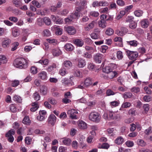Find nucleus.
I'll list each match as a JSON object with an SVG mask.
<instances>
[{
	"mask_svg": "<svg viewBox=\"0 0 152 152\" xmlns=\"http://www.w3.org/2000/svg\"><path fill=\"white\" fill-rule=\"evenodd\" d=\"M144 91L146 94H151L152 93V91L148 87L146 86L144 88Z\"/></svg>",
	"mask_w": 152,
	"mask_h": 152,
	"instance_id": "obj_48",
	"label": "nucleus"
},
{
	"mask_svg": "<svg viewBox=\"0 0 152 152\" xmlns=\"http://www.w3.org/2000/svg\"><path fill=\"white\" fill-rule=\"evenodd\" d=\"M56 117L53 114H51L49 117L48 122L52 126H54L56 121Z\"/></svg>",
	"mask_w": 152,
	"mask_h": 152,
	"instance_id": "obj_9",
	"label": "nucleus"
},
{
	"mask_svg": "<svg viewBox=\"0 0 152 152\" xmlns=\"http://www.w3.org/2000/svg\"><path fill=\"white\" fill-rule=\"evenodd\" d=\"M107 74V76L108 77L109 79H111L114 77H116L118 73L116 71H112L110 72Z\"/></svg>",
	"mask_w": 152,
	"mask_h": 152,
	"instance_id": "obj_21",
	"label": "nucleus"
},
{
	"mask_svg": "<svg viewBox=\"0 0 152 152\" xmlns=\"http://www.w3.org/2000/svg\"><path fill=\"white\" fill-rule=\"evenodd\" d=\"M142 10H137L135 11L134 12V14L136 16L139 17L142 15Z\"/></svg>",
	"mask_w": 152,
	"mask_h": 152,
	"instance_id": "obj_49",
	"label": "nucleus"
},
{
	"mask_svg": "<svg viewBox=\"0 0 152 152\" xmlns=\"http://www.w3.org/2000/svg\"><path fill=\"white\" fill-rule=\"evenodd\" d=\"M31 72L33 74H36L37 72V68L34 66H32L30 69Z\"/></svg>",
	"mask_w": 152,
	"mask_h": 152,
	"instance_id": "obj_43",
	"label": "nucleus"
},
{
	"mask_svg": "<svg viewBox=\"0 0 152 152\" xmlns=\"http://www.w3.org/2000/svg\"><path fill=\"white\" fill-rule=\"evenodd\" d=\"M33 96L34 99L37 101L39 100L41 97L38 93L37 92L34 94Z\"/></svg>",
	"mask_w": 152,
	"mask_h": 152,
	"instance_id": "obj_36",
	"label": "nucleus"
},
{
	"mask_svg": "<svg viewBox=\"0 0 152 152\" xmlns=\"http://www.w3.org/2000/svg\"><path fill=\"white\" fill-rule=\"evenodd\" d=\"M131 104L129 102H125L122 105L121 107L124 108H127L130 107Z\"/></svg>",
	"mask_w": 152,
	"mask_h": 152,
	"instance_id": "obj_57",
	"label": "nucleus"
},
{
	"mask_svg": "<svg viewBox=\"0 0 152 152\" xmlns=\"http://www.w3.org/2000/svg\"><path fill=\"white\" fill-rule=\"evenodd\" d=\"M100 31L98 29H95L94 32L91 34V37L94 39H99L100 38Z\"/></svg>",
	"mask_w": 152,
	"mask_h": 152,
	"instance_id": "obj_7",
	"label": "nucleus"
},
{
	"mask_svg": "<svg viewBox=\"0 0 152 152\" xmlns=\"http://www.w3.org/2000/svg\"><path fill=\"white\" fill-rule=\"evenodd\" d=\"M114 33V30L111 28H108L105 31V34L108 36L112 35Z\"/></svg>",
	"mask_w": 152,
	"mask_h": 152,
	"instance_id": "obj_27",
	"label": "nucleus"
},
{
	"mask_svg": "<svg viewBox=\"0 0 152 152\" xmlns=\"http://www.w3.org/2000/svg\"><path fill=\"white\" fill-rule=\"evenodd\" d=\"M99 6L106 7L109 4L107 1H99Z\"/></svg>",
	"mask_w": 152,
	"mask_h": 152,
	"instance_id": "obj_55",
	"label": "nucleus"
},
{
	"mask_svg": "<svg viewBox=\"0 0 152 152\" xmlns=\"http://www.w3.org/2000/svg\"><path fill=\"white\" fill-rule=\"evenodd\" d=\"M71 142V140L68 138H65L62 141V142L64 145L68 146L70 144Z\"/></svg>",
	"mask_w": 152,
	"mask_h": 152,
	"instance_id": "obj_32",
	"label": "nucleus"
},
{
	"mask_svg": "<svg viewBox=\"0 0 152 152\" xmlns=\"http://www.w3.org/2000/svg\"><path fill=\"white\" fill-rule=\"evenodd\" d=\"M98 25L99 27L102 28H105L107 26V23L106 20H100L98 21Z\"/></svg>",
	"mask_w": 152,
	"mask_h": 152,
	"instance_id": "obj_26",
	"label": "nucleus"
},
{
	"mask_svg": "<svg viewBox=\"0 0 152 152\" xmlns=\"http://www.w3.org/2000/svg\"><path fill=\"white\" fill-rule=\"evenodd\" d=\"M15 133V131L13 129L10 130L6 134L5 136L7 137L8 141L10 142H12L14 140V138L12 136Z\"/></svg>",
	"mask_w": 152,
	"mask_h": 152,
	"instance_id": "obj_4",
	"label": "nucleus"
},
{
	"mask_svg": "<svg viewBox=\"0 0 152 152\" xmlns=\"http://www.w3.org/2000/svg\"><path fill=\"white\" fill-rule=\"evenodd\" d=\"M109 146V145L107 143H104L102 145H100L98 148H99L107 149Z\"/></svg>",
	"mask_w": 152,
	"mask_h": 152,
	"instance_id": "obj_31",
	"label": "nucleus"
},
{
	"mask_svg": "<svg viewBox=\"0 0 152 152\" xmlns=\"http://www.w3.org/2000/svg\"><path fill=\"white\" fill-rule=\"evenodd\" d=\"M144 133L146 135H149L152 133V128L151 127H149L148 128L146 129Z\"/></svg>",
	"mask_w": 152,
	"mask_h": 152,
	"instance_id": "obj_50",
	"label": "nucleus"
},
{
	"mask_svg": "<svg viewBox=\"0 0 152 152\" xmlns=\"http://www.w3.org/2000/svg\"><path fill=\"white\" fill-rule=\"evenodd\" d=\"M74 75L75 76L79 77H82V73L79 70H76L75 71Z\"/></svg>",
	"mask_w": 152,
	"mask_h": 152,
	"instance_id": "obj_40",
	"label": "nucleus"
},
{
	"mask_svg": "<svg viewBox=\"0 0 152 152\" xmlns=\"http://www.w3.org/2000/svg\"><path fill=\"white\" fill-rule=\"evenodd\" d=\"M65 31L69 35L75 34L76 32L75 28L73 26H69L64 28Z\"/></svg>",
	"mask_w": 152,
	"mask_h": 152,
	"instance_id": "obj_6",
	"label": "nucleus"
},
{
	"mask_svg": "<svg viewBox=\"0 0 152 152\" xmlns=\"http://www.w3.org/2000/svg\"><path fill=\"white\" fill-rule=\"evenodd\" d=\"M117 58L119 59H121L123 57L122 53L121 51H118L117 53Z\"/></svg>",
	"mask_w": 152,
	"mask_h": 152,
	"instance_id": "obj_58",
	"label": "nucleus"
},
{
	"mask_svg": "<svg viewBox=\"0 0 152 152\" xmlns=\"http://www.w3.org/2000/svg\"><path fill=\"white\" fill-rule=\"evenodd\" d=\"M43 22L47 26L50 25L51 23V21L50 19L47 17H45L43 18Z\"/></svg>",
	"mask_w": 152,
	"mask_h": 152,
	"instance_id": "obj_30",
	"label": "nucleus"
},
{
	"mask_svg": "<svg viewBox=\"0 0 152 152\" xmlns=\"http://www.w3.org/2000/svg\"><path fill=\"white\" fill-rule=\"evenodd\" d=\"M137 26V24L134 21H132L129 25L130 28L132 29H135Z\"/></svg>",
	"mask_w": 152,
	"mask_h": 152,
	"instance_id": "obj_41",
	"label": "nucleus"
},
{
	"mask_svg": "<svg viewBox=\"0 0 152 152\" xmlns=\"http://www.w3.org/2000/svg\"><path fill=\"white\" fill-rule=\"evenodd\" d=\"M78 66L80 68H83L84 67L86 64V61L85 60L82 58H80L78 59Z\"/></svg>",
	"mask_w": 152,
	"mask_h": 152,
	"instance_id": "obj_20",
	"label": "nucleus"
},
{
	"mask_svg": "<svg viewBox=\"0 0 152 152\" xmlns=\"http://www.w3.org/2000/svg\"><path fill=\"white\" fill-rule=\"evenodd\" d=\"M143 109H144L145 113L147 114L149 109V105L148 104H144L143 105Z\"/></svg>",
	"mask_w": 152,
	"mask_h": 152,
	"instance_id": "obj_42",
	"label": "nucleus"
},
{
	"mask_svg": "<svg viewBox=\"0 0 152 152\" xmlns=\"http://www.w3.org/2000/svg\"><path fill=\"white\" fill-rule=\"evenodd\" d=\"M32 4L36 6L37 7L39 8L41 7V5L39 2L37 1L34 0L32 1Z\"/></svg>",
	"mask_w": 152,
	"mask_h": 152,
	"instance_id": "obj_56",
	"label": "nucleus"
},
{
	"mask_svg": "<svg viewBox=\"0 0 152 152\" xmlns=\"http://www.w3.org/2000/svg\"><path fill=\"white\" fill-rule=\"evenodd\" d=\"M59 73L61 75L64 76L67 73V72L65 69L64 68H62L59 70Z\"/></svg>",
	"mask_w": 152,
	"mask_h": 152,
	"instance_id": "obj_52",
	"label": "nucleus"
},
{
	"mask_svg": "<svg viewBox=\"0 0 152 152\" xmlns=\"http://www.w3.org/2000/svg\"><path fill=\"white\" fill-rule=\"evenodd\" d=\"M151 98L150 96L145 95L143 97V99L146 102H149L151 100Z\"/></svg>",
	"mask_w": 152,
	"mask_h": 152,
	"instance_id": "obj_61",
	"label": "nucleus"
},
{
	"mask_svg": "<svg viewBox=\"0 0 152 152\" xmlns=\"http://www.w3.org/2000/svg\"><path fill=\"white\" fill-rule=\"evenodd\" d=\"M23 123L24 124L28 125L31 123L29 117L28 116H26L24 117L23 120Z\"/></svg>",
	"mask_w": 152,
	"mask_h": 152,
	"instance_id": "obj_29",
	"label": "nucleus"
},
{
	"mask_svg": "<svg viewBox=\"0 0 152 152\" xmlns=\"http://www.w3.org/2000/svg\"><path fill=\"white\" fill-rule=\"evenodd\" d=\"M10 42L11 40L10 39L6 38L2 42V46L4 48L7 47L9 45Z\"/></svg>",
	"mask_w": 152,
	"mask_h": 152,
	"instance_id": "obj_24",
	"label": "nucleus"
},
{
	"mask_svg": "<svg viewBox=\"0 0 152 152\" xmlns=\"http://www.w3.org/2000/svg\"><path fill=\"white\" fill-rule=\"evenodd\" d=\"M117 4L121 6L125 5V3L123 0H117L116 1Z\"/></svg>",
	"mask_w": 152,
	"mask_h": 152,
	"instance_id": "obj_59",
	"label": "nucleus"
},
{
	"mask_svg": "<svg viewBox=\"0 0 152 152\" xmlns=\"http://www.w3.org/2000/svg\"><path fill=\"white\" fill-rule=\"evenodd\" d=\"M13 99L14 101H16L19 103H20L21 102V98L18 96H15L13 97Z\"/></svg>",
	"mask_w": 152,
	"mask_h": 152,
	"instance_id": "obj_46",
	"label": "nucleus"
},
{
	"mask_svg": "<svg viewBox=\"0 0 152 152\" xmlns=\"http://www.w3.org/2000/svg\"><path fill=\"white\" fill-rule=\"evenodd\" d=\"M90 14V15L92 16L95 17H98L99 15V13L98 12L96 11L91 12Z\"/></svg>",
	"mask_w": 152,
	"mask_h": 152,
	"instance_id": "obj_63",
	"label": "nucleus"
},
{
	"mask_svg": "<svg viewBox=\"0 0 152 152\" xmlns=\"http://www.w3.org/2000/svg\"><path fill=\"white\" fill-rule=\"evenodd\" d=\"M0 61L1 63H6L7 62V60L6 56L4 55H0Z\"/></svg>",
	"mask_w": 152,
	"mask_h": 152,
	"instance_id": "obj_34",
	"label": "nucleus"
},
{
	"mask_svg": "<svg viewBox=\"0 0 152 152\" xmlns=\"http://www.w3.org/2000/svg\"><path fill=\"white\" fill-rule=\"evenodd\" d=\"M124 142V139L121 136L118 137L115 140V143L118 145L122 144Z\"/></svg>",
	"mask_w": 152,
	"mask_h": 152,
	"instance_id": "obj_22",
	"label": "nucleus"
},
{
	"mask_svg": "<svg viewBox=\"0 0 152 152\" xmlns=\"http://www.w3.org/2000/svg\"><path fill=\"white\" fill-rule=\"evenodd\" d=\"M103 57V56L102 54L97 53L94 56V60L96 63H100Z\"/></svg>",
	"mask_w": 152,
	"mask_h": 152,
	"instance_id": "obj_11",
	"label": "nucleus"
},
{
	"mask_svg": "<svg viewBox=\"0 0 152 152\" xmlns=\"http://www.w3.org/2000/svg\"><path fill=\"white\" fill-rule=\"evenodd\" d=\"M48 101L53 105H55L57 103V101L51 97L48 99Z\"/></svg>",
	"mask_w": 152,
	"mask_h": 152,
	"instance_id": "obj_37",
	"label": "nucleus"
},
{
	"mask_svg": "<svg viewBox=\"0 0 152 152\" xmlns=\"http://www.w3.org/2000/svg\"><path fill=\"white\" fill-rule=\"evenodd\" d=\"M64 48L67 51H71L74 49V47L70 43H67L64 46Z\"/></svg>",
	"mask_w": 152,
	"mask_h": 152,
	"instance_id": "obj_25",
	"label": "nucleus"
},
{
	"mask_svg": "<svg viewBox=\"0 0 152 152\" xmlns=\"http://www.w3.org/2000/svg\"><path fill=\"white\" fill-rule=\"evenodd\" d=\"M133 6L132 5L126 7L124 8V10L125 11V12H126V13L129 12H130V10L133 8Z\"/></svg>",
	"mask_w": 152,
	"mask_h": 152,
	"instance_id": "obj_62",
	"label": "nucleus"
},
{
	"mask_svg": "<svg viewBox=\"0 0 152 152\" xmlns=\"http://www.w3.org/2000/svg\"><path fill=\"white\" fill-rule=\"evenodd\" d=\"M31 106L33 107L30 109V110L32 112H35L39 108L38 102H35L32 103Z\"/></svg>",
	"mask_w": 152,
	"mask_h": 152,
	"instance_id": "obj_16",
	"label": "nucleus"
},
{
	"mask_svg": "<svg viewBox=\"0 0 152 152\" xmlns=\"http://www.w3.org/2000/svg\"><path fill=\"white\" fill-rule=\"evenodd\" d=\"M19 45V43L17 42H14L12 44V47L11 49V51H14L17 48L18 46Z\"/></svg>",
	"mask_w": 152,
	"mask_h": 152,
	"instance_id": "obj_44",
	"label": "nucleus"
},
{
	"mask_svg": "<svg viewBox=\"0 0 152 152\" xmlns=\"http://www.w3.org/2000/svg\"><path fill=\"white\" fill-rule=\"evenodd\" d=\"M39 63L42 65H47L48 63V60L47 59H45L44 60H41L39 61Z\"/></svg>",
	"mask_w": 152,
	"mask_h": 152,
	"instance_id": "obj_53",
	"label": "nucleus"
},
{
	"mask_svg": "<svg viewBox=\"0 0 152 152\" xmlns=\"http://www.w3.org/2000/svg\"><path fill=\"white\" fill-rule=\"evenodd\" d=\"M43 33L44 36L45 37H49L51 34L50 31L48 29L44 30L43 31Z\"/></svg>",
	"mask_w": 152,
	"mask_h": 152,
	"instance_id": "obj_38",
	"label": "nucleus"
},
{
	"mask_svg": "<svg viewBox=\"0 0 152 152\" xmlns=\"http://www.w3.org/2000/svg\"><path fill=\"white\" fill-rule=\"evenodd\" d=\"M67 113L69 115V116L72 119H76L77 118L76 114L78 113V112L76 110L72 109L69 110L68 111Z\"/></svg>",
	"mask_w": 152,
	"mask_h": 152,
	"instance_id": "obj_8",
	"label": "nucleus"
},
{
	"mask_svg": "<svg viewBox=\"0 0 152 152\" xmlns=\"http://www.w3.org/2000/svg\"><path fill=\"white\" fill-rule=\"evenodd\" d=\"M78 126L79 127L82 129H85L87 128V124L82 121H78Z\"/></svg>",
	"mask_w": 152,
	"mask_h": 152,
	"instance_id": "obj_17",
	"label": "nucleus"
},
{
	"mask_svg": "<svg viewBox=\"0 0 152 152\" xmlns=\"http://www.w3.org/2000/svg\"><path fill=\"white\" fill-rule=\"evenodd\" d=\"M89 118L90 120L98 123L100 121L101 117L98 113L94 112L90 114Z\"/></svg>",
	"mask_w": 152,
	"mask_h": 152,
	"instance_id": "obj_3",
	"label": "nucleus"
},
{
	"mask_svg": "<svg viewBox=\"0 0 152 152\" xmlns=\"http://www.w3.org/2000/svg\"><path fill=\"white\" fill-rule=\"evenodd\" d=\"M64 64L65 67L68 68H70L72 66V63L69 61H65L64 63Z\"/></svg>",
	"mask_w": 152,
	"mask_h": 152,
	"instance_id": "obj_33",
	"label": "nucleus"
},
{
	"mask_svg": "<svg viewBox=\"0 0 152 152\" xmlns=\"http://www.w3.org/2000/svg\"><path fill=\"white\" fill-rule=\"evenodd\" d=\"M109 118V120H115L118 118L119 115L115 112L110 111L108 113Z\"/></svg>",
	"mask_w": 152,
	"mask_h": 152,
	"instance_id": "obj_10",
	"label": "nucleus"
},
{
	"mask_svg": "<svg viewBox=\"0 0 152 152\" xmlns=\"http://www.w3.org/2000/svg\"><path fill=\"white\" fill-rule=\"evenodd\" d=\"M126 53L129 58L131 60L135 59L138 56V54L137 52L127 50Z\"/></svg>",
	"mask_w": 152,
	"mask_h": 152,
	"instance_id": "obj_5",
	"label": "nucleus"
},
{
	"mask_svg": "<svg viewBox=\"0 0 152 152\" xmlns=\"http://www.w3.org/2000/svg\"><path fill=\"white\" fill-rule=\"evenodd\" d=\"M123 96L124 98L127 99L131 97L132 94L130 92H125L123 94Z\"/></svg>",
	"mask_w": 152,
	"mask_h": 152,
	"instance_id": "obj_39",
	"label": "nucleus"
},
{
	"mask_svg": "<svg viewBox=\"0 0 152 152\" xmlns=\"http://www.w3.org/2000/svg\"><path fill=\"white\" fill-rule=\"evenodd\" d=\"M56 65L55 64H53L51 66H49L47 69V70L49 72H51L54 68H56Z\"/></svg>",
	"mask_w": 152,
	"mask_h": 152,
	"instance_id": "obj_51",
	"label": "nucleus"
},
{
	"mask_svg": "<svg viewBox=\"0 0 152 152\" xmlns=\"http://www.w3.org/2000/svg\"><path fill=\"white\" fill-rule=\"evenodd\" d=\"M149 25L148 20L144 19L143 20V28H146Z\"/></svg>",
	"mask_w": 152,
	"mask_h": 152,
	"instance_id": "obj_45",
	"label": "nucleus"
},
{
	"mask_svg": "<svg viewBox=\"0 0 152 152\" xmlns=\"http://www.w3.org/2000/svg\"><path fill=\"white\" fill-rule=\"evenodd\" d=\"M125 144L126 146L129 147H131L134 145L133 142L131 141H126Z\"/></svg>",
	"mask_w": 152,
	"mask_h": 152,
	"instance_id": "obj_60",
	"label": "nucleus"
},
{
	"mask_svg": "<svg viewBox=\"0 0 152 152\" xmlns=\"http://www.w3.org/2000/svg\"><path fill=\"white\" fill-rule=\"evenodd\" d=\"M83 8L81 6H78L76 7V10L74 13H72L70 15V18L72 19H77L80 16L83 15Z\"/></svg>",
	"mask_w": 152,
	"mask_h": 152,
	"instance_id": "obj_2",
	"label": "nucleus"
},
{
	"mask_svg": "<svg viewBox=\"0 0 152 152\" xmlns=\"http://www.w3.org/2000/svg\"><path fill=\"white\" fill-rule=\"evenodd\" d=\"M84 86L86 88H88L92 84L91 80L89 78H87L83 82Z\"/></svg>",
	"mask_w": 152,
	"mask_h": 152,
	"instance_id": "obj_14",
	"label": "nucleus"
},
{
	"mask_svg": "<svg viewBox=\"0 0 152 152\" xmlns=\"http://www.w3.org/2000/svg\"><path fill=\"white\" fill-rule=\"evenodd\" d=\"M114 65L116 66V65L114 64H111L109 66H105L104 68L103 69V72L108 74L110 72L113 71V66Z\"/></svg>",
	"mask_w": 152,
	"mask_h": 152,
	"instance_id": "obj_13",
	"label": "nucleus"
},
{
	"mask_svg": "<svg viewBox=\"0 0 152 152\" xmlns=\"http://www.w3.org/2000/svg\"><path fill=\"white\" fill-rule=\"evenodd\" d=\"M61 50L58 48L54 49L52 50V53L54 56H57L61 54Z\"/></svg>",
	"mask_w": 152,
	"mask_h": 152,
	"instance_id": "obj_23",
	"label": "nucleus"
},
{
	"mask_svg": "<svg viewBox=\"0 0 152 152\" xmlns=\"http://www.w3.org/2000/svg\"><path fill=\"white\" fill-rule=\"evenodd\" d=\"M28 62L25 58H19L16 59L13 62L14 66L20 69L26 68L27 67Z\"/></svg>",
	"mask_w": 152,
	"mask_h": 152,
	"instance_id": "obj_1",
	"label": "nucleus"
},
{
	"mask_svg": "<svg viewBox=\"0 0 152 152\" xmlns=\"http://www.w3.org/2000/svg\"><path fill=\"white\" fill-rule=\"evenodd\" d=\"M38 77L42 80H45L47 78V73L45 71H41L38 74Z\"/></svg>",
	"mask_w": 152,
	"mask_h": 152,
	"instance_id": "obj_15",
	"label": "nucleus"
},
{
	"mask_svg": "<svg viewBox=\"0 0 152 152\" xmlns=\"http://www.w3.org/2000/svg\"><path fill=\"white\" fill-rule=\"evenodd\" d=\"M127 44L131 47H136L138 44L137 41L136 40H130L126 41Z\"/></svg>",
	"mask_w": 152,
	"mask_h": 152,
	"instance_id": "obj_19",
	"label": "nucleus"
},
{
	"mask_svg": "<svg viewBox=\"0 0 152 152\" xmlns=\"http://www.w3.org/2000/svg\"><path fill=\"white\" fill-rule=\"evenodd\" d=\"M43 19L39 18L37 19V24L40 26H41L43 25Z\"/></svg>",
	"mask_w": 152,
	"mask_h": 152,
	"instance_id": "obj_47",
	"label": "nucleus"
},
{
	"mask_svg": "<svg viewBox=\"0 0 152 152\" xmlns=\"http://www.w3.org/2000/svg\"><path fill=\"white\" fill-rule=\"evenodd\" d=\"M106 94L107 96L114 95L116 93L114 92L111 89H108L106 91Z\"/></svg>",
	"mask_w": 152,
	"mask_h": 152,
	"instance_id": "obj_54",
	"label": "nucleus"
},
{
	"mask_svg": "<svg viewBox=\"0 0 152 152\" xmlns=\"http://www.w3.org/2000/svg\"><path fill=\"white\" fill-rule=\"evenodd\" d=\"M140 91V88L138 87H134L131 89V91L132 92L137 93Z\"/></svg>",
	"mask_w": 152,
	"mask_h": 152,
	"instance_id": "obj_64",
	"label": "nucleus"
},
{
	"mask_svg": "<svg viewBox=\"0 0 152 152\" xmlns=\"http://www.w3.org/2000/svg\"><path fill=\"white\" fill-rule=\"evenodd\" d=\"M48 92V88L45 85L41 86L40 88V93L42 95H45Z\"/></svg>",
	"mask_w": 152,
	"mask_h": 152,
	"instance_id": "obj_12",
	"label": "nucleus"
},
{
	"mask_svg": "<svg viewBox=\"0 0 152 152\" xmlns=\"http://www.w3.org/2000/svg\"><path fill=\"white\" fill-rule=\"evenodd\" d=\"M75 44L79 47H82L84 44L83 41L82 39H76L73 40Z\"/></svg>",
	"mask_w": 152,
	"mask_h": 152,
	"instance_id": "obj_18",
	"label": "nucleus"
},
{
	"mask_svg": "<svg viewBox=\"0 0 152 152\" xmlns=\"http://www.w3.org/2000/svg\"><path fill=\"white\" fill-rule=\"evenodd\" d=\"M12 2L16 7H19L21 5V2L20 0H13Z\"/></svg>",
	"mask_w": 152,
	"mask_h": 152,
	"instance_id": "obj_35",
	"label": "nucleus"
},
{
	"mask_svg": "<svg viewBox=\"0 0 152 152\" xmlns=\"http://www.w3.org/2000/svg\"><path fill=\"white\" fill-rule=\"evenodd\" d=\"M12 33L13 36L16 37L20 34V31L18 28H14L12 30Z\"/></svg>",
	"mask_w": 152,
	"mask_h": 152,
	"instance_id": "obj_28",
	"label": "nucleus"
}]
</instances>
